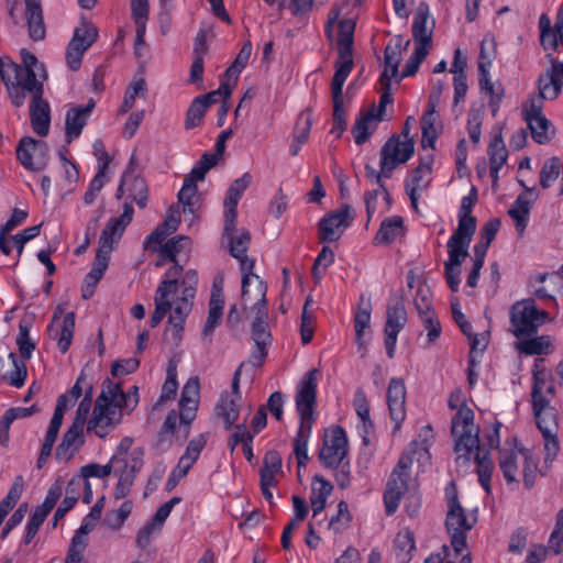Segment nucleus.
I'll list each match as a JSON object with an SVG mask.
<instances>
[{"mask_svg": "<svg viewBox=\"0 0 563 563\" xmlns=\"http://www.w3.org/2000/svg\"><path fill=\"white\" fill-rule=\"evenodd\" d=\"M394 549L399 563H409L416 550L413 532L409 529L400 530L395 537Z\"/></svg>", "mask_w": 563, "mask_h": 563, "instance_id": "obj_45", "label": "nucleus"}, {"mask_svg": "<svg viewBox=\"0 0 563 563\" xmlns=\"http://www.w3.org/2000/svg\"><path fill=\"white\" fill-rule=\"evenodd\" d=\"M428 14L423 12H419L412 22V35L416 41V47H423L429 51L431 40H432V30L427 25Z\"/></svg>", "mask_w": 563, "mask_h": 563, "instance_id": "obj_51", "label": "nucleus"}, {"mask_svg": "<svg viewBox=\"0 0 563 563\" xmlns=\"http://www.w3.org/2000/svg\"><path fill=\"white\" fill-rule=\"evenodd\" d=\"M200 384L197 377H191L185 384L179 399V421L184 429V438L189 433V426L195 418L198 407Z\"/></svg>", "mask_w": 563, "mask_h": 563, "instance_id": "obj_25", "label": "nucleus"}, {"mask_svg": "<svg viewBox=\"0 0 563 563\" xmlns=\"http://www.w3.org/2000/svg\"><path fill=\"white\" fill-rule=\"evenodd\" d=\"M548 321V312L540 310L533 299L517 301L510 309L511 332L516 338L533 334Z\"/></svg>", "mask_w": 563, "mask_h": 563, "instance_id": "obj_12", "label": "nucleus"}, {"mask_svg": "<svg viewBox=\"0 0 563 563\" xmlns=\"http://www.w3.org/2000/svg\"><path fill=\"white\" fill-rule=\"evenodd\" d=\"M407 322L405 305L401 300H396L388 306L387 320L385 324V347L389 358L395 356L396 343L399 332Z\"/></svg>", "mask_w": 563, "mask_h": 563, "instance_id": "obj_22", "label": "nucleus"}, {"mask_svg": "<svg viewBox=\"0 0 563 563\" xmlns=\"http://www.w3.org/2000/svg\"><path fill=\"white\" fill-rule=\"evenodd\" d=\"M96 521L92 518L86 516L80 527L76 530L67 554H74L75 558L84 560V551L87 547V536L95 528Z\"/></svg>", "mask_w": 563, "mask_h": 563, "instance_id": "obj_46", "label": "nucleus"}, {"mask_svg": "<svg viewBox=\"0 0 563 563\" xmlns=\"http://www.w3.org/2000/svg\"><path fill=\"white\" fill-rule=\"evenodd\" d=\"M371 312H372L371 301L368 299L365 300L364 296H361L360 302H358V309L354 317L356 342L360 345L364 344L363 335H364L365 329H367L369 327Z\"/></svg>", "mask_w": 563, "mask_h": 563, "instance_id": "obj_50", "label": "nucleus"}, {"mask_svg": "<svg viewBox=\"0 0 563 563\" xmlns=\"http://www.w3.org/2000/svg\"><path fill=\"white\" fill-rule=\"evenodd\" d=\"M476 520L474 515H466L456 495L449 496L445 526L451 537V548L449 550L454 552L456 558L462 552H467L465 549L466 532L474 527Z\"/></svg>", "mask_w": 563, "mask_h": 563, "instance_id": "obj_10", "label": "nucleus"}, {"mask_svg": "<svg viewBox=\"0 0 563 563\" xmlns=\"http://www.w3.org/2000/svg\"><path fill=\"white\" fill-rule=\"evenodd\" d=\"M383 119L379 114L374 113L368 109H363L357 114L355 122L352 126V134L357 145H362L368 141L371 135L376 131L377 125Z\"/></svg>", "mask_w": 563, "mask_h": 563, "instance_id": "obj_36", "label": "nucleus"}, {"mask_svg": "<svg viewBox=\"0 0 563 563\" xmlns=\"http://www.w3.org/2000/svg\"><path fill=\"white\" fill-rule=\"evenodd\" d=\"M235 225L227 231L223 228V238L229 242L230 254L240 262L241 272L254 268V261L246 256V251L251 241L250 233L246 230H240L234 233Z\"/></svg>", "mask_w": 563, "mask_h": 563, "instance_id": "obj_27", "label": "nucleus"}, {"mask_svg": "<svg viewBox=\"0 0 563 563\" xmlns=\"http://www.w3.org/2000/svg\"><path fill=\"white\" fill-rule=\"evenodd\" d=\"M223 305L224 299L221 289L214 290L210 298L208 317L201 333L203 341H211L210 338L214 329L222 320Z\"/></svg>", "mask_w": 563, "mask_h": 563, "instance_id": "obj_37", "label": "nucleus"}, {"mask_svg": "<svg viewBox=\"0 0 563 563\" xmlns=\"http://www.w3.org/2000/svg\"><path fill=\"white\" fill-rule=\"evenodd\" d=\"M74 330L75 313L64 312V310L58 307L53 314V319L47 328V331L48 335L53 340H57L58 349L63 354L69 350L73 341Z\"/></svg>", "mask_w": 563, "mask_h": 563, "instance_id": "obj_20", "label": "nucleus"}, {"mask_svg": "<svg viewBox=\"0 0 563 563\" xmlns=\"http://www.w3.org/2000/svg\"><path fill=\"white\" fill-rule=\"evenodd\" d=\"M95 107V100L89 99L85 106L71 107L67 111L65 119V134L67 143L73 142L81 134V131L87 124L88 118Z\"/></svg>", "mask_w": 563, "mask_h": 563, "instance_id": "obj_30", "label": "nucleus"}, {"mask_svg": "<svg viewBox=\"0 0 563 563\" xmlns=\"http://www.w3.org/2000/svg\"><path fill=\"white\" fill-rule=\"evenodd\" d=\"M474 411L467 406H461L451 421V431L454 439V453L456 463L466 466L474 450L481 448L479 428L474 422Z\"/></svg>", "mask_w": 563, "mask_h": 563, "instance_id": "obj_5", "label": "nucleus"}, {"mask_svg": "<svg viewBox=\"0 0 563 563\" xmlns=\"http://www.w3.org/2000/svg\"><path fill=\"white\" fill-rule=\"evenodd\" d=\"M336 70L332 78L331 90L333 100H342L343 85L350 75L353 67V59L351 55H339L336 64Z\"/></svg>", "mask_w": 563, "mask_h": 563, "instance_id": "obj_44", "label": "nucleus"}, {"mask_svg": "<svg viewBox=\"0 0 563 563\" xmlns=\"http://www.w3.org/2000/svg\"><path fill=\"white\" fill-rule=\"evenodd\" d=\"M0 77L15 107H21L24 103L26 91L33 97L36 95L37 88H43L35 75L27 69H20L19 65L8 57H0Z\"/></svg>", "mask_w": 563, "mask_h": 563, "instance_id": "obj_8", "label": "nucleus"}, {"mask_svg": "<svg viewBox=\"0 0 563 563\" xmlns=\"http://www.w3.org/2000/svg\"><path fill=\"white\" fill-rule=\"evenodd\" d=\"M279 473H282V457L277 451H268L261 468V479L266 484H276V476Z\"/></svg>", "mask_w": 563, "mask_h": 563, "instance_id": "obj_52", "label": "nucleus"}, {"mask_svg": "<svg viewBox=\"0 0 563 563\" xmlns=\"http://www.w3.org/2000/svg\"><path fill=\"white\" fill-rule=\"evenodd\" d=\"M333 486L323 477L316 476L311 487L310 504L313 517L324 509L327 499L331 495Z\"/></svg>", "mask_w": 563, "mask_h": 563, "instance_id": "obj_42", "label": "nucleus"}, {"mask_svg": "<svg viewBox=\"0 0 563 563\" xmlns=\"http://www.w3.org/2000/svg\"><path fill=\"white\" fill-rule=\"evenodd\" d=\"M412 464L410 452H406L393 470L384 493L385 511L388 516L396 512L400 499L408 490L409 470Z\"/></svg>", "mask_w": 563, "mask_h": 563, "instance_id": "obj_13", "label": "nucleus"}, {"mask_svg": "<svg viewBox=\"0 0 563 563\" xmlns=\"http://www.w3.org/2000/svg\"><path fill=\"white\" fill-rule=\"evenodd\" d=\"M347 454L346 433L340 426H333L325 430L323 446L319 459L325 467H336Z\"/></svg>", "mask_w": 563, "mask_h": 563, "instance_id": "obj_17", "label": "nucleus"}, {"mask_svg": "<svg viewBox=\"0 0 563 563\" xmlns=\"http://www.w3.org/2000/svg\"><path fill=\"white\" fill-rule=\"evenodd\" d=\"M252 339L255 350L251 354L250 362L254 366H261L267 356V345L271 343V333L266 329V323L252 322Z\"/></svg>", "mask_w": 563, "mask_h": 563, "instance_id": "obj_38", "label": "nucleus"}, {"mask_svg": "<svg viewBox=\"0 0 563 563\" xmlns=\"http://www.w3.org/2000/svg\"><path fill=\"white\" fill-rule=\"evenodd\" d=\"M449 260L445 262V276L449 284V287L452 291H456L459 289L460 284V265L462 260L466 256L460 254L448 253Z\"/></svg>", "mask_w": 563, "mask_h": 563, "instance_id": "obj_63", "label": "nucleus"}, {"mask_svg": "<svg viewBox=\"0 0 563 563\" xmlns=\"http://www.w3.org/2000/svg\"><path fill=\"white\" fill-rule=\"evenodd\" d=\"M252 54V44L246 42L243 44L233 64L227 69L225 77L234 86L236 85L239 75L247 65Z\"/></svg>", "mask_w": 563, "mask_h": 563, "instance_id": "obj_56", "label": "nucleus"}, {"mask_svg": "<svg viewBox=\"0 0 563 563\" xmlns=\"http://www.w3.org/2000/svg\"><path fill=\"white\" fill-rule=\"evenodd\" d=\"M111 473H113V471L110 461L104 465L97 463L87 464L80 468V476L70 479L68 490L71 489V492H75L76 488L80 486L81 479L89 481L90 477L106 478Z\"/></svg>", "mask_w": 563, "mask_h": 563, "instance_id": "obj_47", "label": "nucleus"}, {"mask_svg": "<svg viewBox=\"0 0 563 563\" xmlns=\"http://www.w3.org/2000/svg\"><path fill=\"white\" fill-rule=\"evenodd\" d=\"M242 273V303L243 309L253 317V322L266 323L267 310V285L253 273V269Z\"/></svg>", "mask_w": 563, "mask_h": 563, "instance_id": "obj_11", "label": "nucleus"}, {"mask_svg": "<svg viewBox=\"0 0 563 563\" xmlns=\"http://www.w3.org/2000/svg\"><path fill=\"white\" fill-rule=\"evenodd\" d=\"M207 439V434H199L188 443L185 453L180 456L177 465L167 479V487L169 489L174 488L178 482L187 475L191 466L198 460L201 451L206 446Z\"/></svg>", "mask_w": 563, "mask_h": 563, "instance_id": "obj_23", "label": "nucleus"}, {"mask_svg": "<svg viewBox=\"0 0 563 563\" xmlns=\"http://www.w3.org/2000/svg\"><path fill=\"white\" fill-rule=\"evenodd\" d=\"M85 382V375L80 374L71 389L57 398L55 410L65 415L70 408H73L82 395V384Z\"/></svg>", "mask_w": 563, "mask_h": 563, "instance_id": "obj_55", "label": "nucleus"}, {"mask_svg": "<svg viewBox=\"0 0 563 563\" xmlns=\"http://www.w3.org/2000/svg\"><path fill=\"white\" fill-rule=\"evenodd\" d=\"M136 408V400L123 395L120 383L106 378L101 384V391L95 400L87 431L100 439H104L119 424L123 417Z\"/></svg>", "mask_w": 563, "mask_h": 563, "instance_id": "obj_1", "label": "nucleus"}, {"mask_svg": "<svg viewBox=\"0 0 563 563\" xmlns=\"http://www.w3.org/2000/svg\"><path fill=\"white\" fill-rule=\"evenodd\" d=\"M317 369L307 372L300 379L296 391V408L300 417L299 428L294 440V453L298 467L308 461V442L314 422L313 410L317 401Z\"/></svg>", "mask_w": 563, "mask_h": 563, "instance_id": "obj_3", "label": "nucleus"}, {"mask_svg": "<svg viewBox=\"0 0 563 563\" xmlns=\"http://www.w3.org/2000/svg\"><path fill=\"white\" fill-rule=\"evenodd\" d=\"M181 271L183 267L175 264L167 271L166 278L158 285L154 297L155 310L150 320L152 328L157 327L165 316L172 310L174 298L178 294L177 277Z\"/></svg>", "mask_w": 563, "mask_h": 563, "instance_id": "obj_14", "label": "nucleus"}, {"mask_svg": "<svg viewBox=\"0 0 563 563\" xmlns=\"http://www.w3.org/2000/svg\"><path fill=\"white\" fill-rule=\"evenodd\" d=\"M25 18L30 37L34 41L43 40L45 25L40 0H25Z\"/></svg>", "mask_w": 563, "mask_h": 563, "instance_id": "obj_39", "label": "nucleus"}, {"mask_svg": "<svg viewBox=\"0 0 563 563\" xmlns=\"http://www.w3.org/2000/svg\"><path fill=\"white\" fill-rule=\"evenodd\" d=\"M207 51L205 36L199 34L195 43V59L190 67V81L196 84L202 80L203 75V54Z\"/></svg>", "mask_w": 563, "mask_h": 563, "instance_id": "obj_60", "label": "nucleus"}, {"mask_svg": "<svg viewBox=\"0 0 563 563\" xmlns=\"http://www.w3.org/2000/svg\"><path fill=\"white\" fill-rule=\"evenodd\" d=\"M240 400L234 399L229 394H223L217 406V413L223 420L225 428H231L240 415Z\"/></svg>", "mask_w": 563, "mask_h": 563, "instance_id": "obj_49", "label": "nucleus"}, {"mask_svg": "<svg viewBox=\"0 0 563 563\" xmlns=\"http://www.w3.org/2000/svg\"><path fill=\"white\" fill-rule=\"evenodd\" d=\"M499 468L507 484L519 483L522 476L527 488H531L538 477V462L528 451L504 449L499 452Z\"/></svg>", "mask_w": 563, "mask_h": 563, "instance_id": "obj_7", "label": "nucleus"}, {"mask_svg": "<svg viewBox=\"0 0 563 563\" xmlns=\"http://www.w3.org/2000/svg\"><path fill=\"white\" fill-rule=\"evenodd\" d=\"M413 154V141L407 139L401 141L400 137H390L380 151L379 165L383 169L385 178H389L394 169L406 163Z\"/></svg>", "mask_w": 563, "mask_h": 563, "instance_id": "obj_18", "label": "nucleus"}, {"mask_svg": "<svg viewBox=\"0 0 563 563\" xmlns=\"http://www.w3.org/2000/svg\"><path fill=\"white\" fill-rule=\"evenodd\" d=\"M435 109L437 108H428V110L421 118V143L423 147H433L434 142L438 137V129L435 126Z\"/></svg>", "mask_w": 563, "mask_h": 563, "instance_id": "obj_58", "label": "nucleus"}, {"mask_svg": "<svg viewBox=\"0 0 563 563\" xmlns=\"http://www.w3.org/2000/svg\"><path fill=\"white\" fill-rule=\"evenodd\" d=\"M522 186L525 187V192L517 197L508 210V214L515 222L516 230L519 234L527 228L532 203L538 197L536 188H528L523 184Z\"/></svg>", "mask_w": 563, "mask_h": 563, "instance_id": "obj_31", "label": "nucleus"}, {"mask_svg": "<svg viewBox=\"0 0 563 563\" xmlns=\"http://www.w3.org/2000/svg\"><path fill=\"white\" fill-rule=\"evenodd\" d=\"M16 156L25 168L38 172L47 165V146L42 141L25 137L16 148Z\"/></svg>", "mask_w": 563, "mask_h": 563, "instance_id": "obj_21", "label": "nucleus"}, {"mask_svg": "<svg viewBox=\"0 0 563 563\" xmlns=\"http://www.w3.org/2000/svg\"><path fill=\"white\" fill-rule=\"evenodd\" d=\"M252 183V176L250 173L243 174L242 177L235 179L230 186L227 197L224 199V219L227 231L231 230L236 220V206L243 195Z\"/></svg>", "mask_w": 563, "mask_h": 563, "instance_id": "obj_32", "label": "nucleus"}, {"mask_svg": "<svg viewBox=\"0 0 563 563\" xmlns=\"http://www.w3.org/2000/svg\"><path fill=\"white\" fill-rule=\"evenodd\" d=\"M336 70L332 78L331 90L333 100H342L343 85L350 75L353 67V59L351 55H339L336 64Z\"/></svg>", "mask_w": 563, "mask_h": 563, "instance_id": "obj_43", "label": "nucleus"}, {"mask_svg": "<svg viewBox=\"0 0 563 563\" xmlns=\"http://www.w3.org/2000/svg\"><path fill=\"white\" fill-rule=\"evenodd\" d=\"M353 216L347 205L327 213L319 222V240L322 243L338 241L351 225Z\"/></svg>", "mask_w": 563, "mask_h": 563, "instance_id": "obj_19", "label": "nucleus"}, {"mask_svg": "<svg viewBox=\"0 0 563 563\" xmlns=\"http://www.w3.org/2000/svg\"><path fill=\"white\" fill-rule=\"evenodd\" d=\"M402 38L395 37L385 48V69L380 76L382 87H388L393 78H398V66L401 60Z\"/></svg>", "mask_w": 563, "mask_h": 563, "instance_id": "obj_35", "label": "nucleus"}, {"mask_svg": "<svg viewBox=\"0 0 563 563\" xmlns=\"http://www.w3.org/2000/svg\"><path fill=\"white\" fill-rule=\"evenodd\" d=\"M424 563H471L470 552H462L457 558L451 552L446 545H443L442 553H433L429 555Z\"/></svg>", "mask_w": 563, "mask_h": 563, "instance_id": "obj_64", "label": "nucleus"}, {"mask_svg": "<svg viewBox=\"0 0 563 563\" xmlns=\"http://www.w3.org/2000/svg\"><path fill=\"white\" fill-rule=\"evenodd\" d=\"M431 173V159H422L419 166L411 173V175L406 180V191L411 200V203L415 207L420 197V192L423 189H426L429 185Z\"/></svg>", "mask_w": 563, "mask_h": 563, "instance_id": "obj_34", "label": "nucleus"}, {"mask_svg": "<svg viewBox=\"0 0 563 563\" xmlns=\"http://www.w3.org/2000/svg\"><path fill=\"white\" fill-rule=\"evenodd\" d=\"M404 219L399 216H393L385 219L380 223L379 230L376 233L374 241L379 245H388L396 241L398 238L404 236Z\"/></svg>", "mask_w": 563, "mask_h": 563, "instance_id": "obj_40", "label": "nucleus"}, {"mask_svg": "<svg viewBox=\"0 0 563 563\" xmlns=\"http://www.w3.org/2000/svg\"><path fill=\"white\" fill-rule=\"evenodd\" d=\"M134 210L130 205H125L124 211L119 218L108 221L99 238V247L91 271L85 277L84 294L85 298L93 294L95 286L102 278L109 265L110 254L114 245L120 241L125 228L133 219Z\"/></svg>", "mask_w": 563, "mask_h": 563, "instance_id": "obj_4", "label": "nucleus"}, {"mask_svg": "<svg viewBox=\"0 0 563 563\" xmlns=\"http://www.w3.org/2000/svg\"><path fill=\"white\" fill-rule=\"evenodd\" d=\"M354 30L355 22L352 19H344L339 22V33L336 38L339 55L352 56Z\"/></svg>", "mask_w": 563, "mask_h": 563, "instance_id": "obj_53", "label": "nucleus"}, {"mask_svg": "<svg viewBox=\"0 0 563 563\" xmlns=\"http://www.w3.org/2000/svg\"><path fill=\"white\" fill-rule=\"evenodd\" d=\"M476 229L474 217H459V224L448 242V253L468 255V246Z\"/></svg>", "mask_w": 563, "mask_h": 563, "instance_id": "obj_29", "label": "nucleus"}, {"mask_svg": "<svg viewBox=\"0 0 563 563\" xmlns=\"http://www.w3.org/2000/svg\"><path fill=\"white\" fill-rule=\"evenodd\" d=\"M386 399L390 418L395 423V429L398 430L406 417V386L404 379L398 377L390 379Z\"/></svg>", "mask_w": 563, "mask_h": 563, "instance_id": "obj_26", "label": "nucleus"}, {"mask_svg": "<svg viewBox=\"0 0 563 563\" xmlns=\"http://www.w3.org/2000/svg\"><path fill=\"white\" fill-rule=\"evenodd\" d=\"M147 185L143 178L135 174L133 168H128L121 178L120 186L117 191V198H121L124 194L128 195V198L131 200L130 202H125V205L132 206L134 201L140 208H145L147 203ZM133 209V207H131Z\"/></svg>", "mask_w": 563, "mask_h": 563, "instance_id": "obj_24", "label": "nucleus"}, {"mask_svg": "<svg viewBox=\"0 0 563 563\" xmlns=\"http://www.w3.org/2000/svg\"><path fill=\"white\" fill-rule=\"evenodd\" d=\"M196 180L187 176L184 180L183 187L178 192V202L183 206V212H195L198 201Z\"/></svg>", "mask_w": 563, "mask_h": 563, "instance_id": "obj_54", "label": "nucleus"}, {"mask_svg": "<svg viewBox=\"0 0 563 563\" xmlns=\"http://www.w3.org/2000/svg\"><path fill=\"white\" fill-rule=\"evenodd\" d=\"M487 153L489 156L490 176L493 183L496 184L498 180V172L506 164L508 158V151L501 136L497 135L490 141Z\"/></svg>", "mask_w": 563, "mask_h": 563, "instance_id": "obj_41", "label": "nucleus"}, {"mask_svg": "<svg viewBox=\"0 0 563 563\" xmlns=\"http://www.w3.org/2000/svg\"><path fill=\"white\" fill-rule=\"evenodd\" d=\"M198 275L195 271L186 272L181 286V296L176 295L169 311L167 332H170L174 341L178 342L181 338L186 318L192 308V300L196 295Z\"/></svg>", "mask_w": 563, "mask_h": 563, "instance_id": "obj_9", "label": "nucleus"}, {"mask_svg": "<svg viewBox=\"0 0 563 563\" xmlns=\"http://www.w3.org/2000/svg\"><path fill=\"white\" fill-rule=\"evenodd\" d=\"M532 416L544 440L545 459L553 460L560 450L559 445V410L555 401V387L544 374L533 375L531 387Z\"/></svg>", "mask_w": 563, "mask_h": 563, "instance_id": "obj_2", "label": "nucleus"}, {"mask_svg": "<svg viewBox=\"0 0 563 563\" xmlns=\"http://www.w3.org/2000/svg\"><path fill=\"white\" fill-rule=\"evenodd\" d=\"M133 439L124 437L118 444L114 454L110 459L113 474H130L135 476L143 466L144 451L141 448L132 449Z\"/></svg>", "mask_w": 563, "mask_h": 563, "instance_id": "obj_16", "label": "nucleus"}, {"mask_svg": "<svg viewBox=\"0 0 563 563\" xmlns=\"http://www.w3.org/2000/svg\"><path fill=\"white\" fill-rule=\"evenodd\" d=\"M36 95L32 97L30 104V119L35 133L41 136L47 135L51 124V108L42 98L43 88H37Z\"/></svg>", "mask_w": 563, "mask_h": 563, "instance_id": "obj_33", "label": "nucleus"}, {"mask_svg": "<svg viewBox=\"0 0 563 563\" xmlns=\"http://www.w3.org/2000/svg\"><path fill=\"white\" fill-rule=\"evenodd\" d=\"M551 338L549 335H541L518 343V350L527 355H541L550 351Z\"/></svg>", "mask_w": 563, "mask_h": 563, "instance_id": "obj_61", "label": "nucleus"}, {"mask_svg": "<svg viewBox=\"0 0 563 563\" xmlns=\"http://www.w3.org/2000/svg\"><path fill=\"white\" fill-rule=\"evenodd\" d=\"M190 244L191 242L188 236L177 235L168 240L164 245H161L159 253L167 258L168 262H176L177 254L188 251Z\"/></svg>", "mask_w": 563, "mask_h": 563, "instance_id": "obj_57", "label": "nucleus"}, {"mask_svg": "<svg viewBox=\"0 0 563 563\" xmlns=\"http://www.w3.org/2000/svg\"><path fill=\"white\" fill-rule=\"evenodd\" d=\"M8 365L13 367L12 371L5 372L2 377L7 378L14 387L23 386L26 378V368L23 362L19 361L15 353L10 352L7 354Z\"/></svg>", "mask_w": 563, "mask_h": 563, "instance_id": "obj_59", "label": "nucleus"}, {"mask_svg": "<svg viewBox=\"0 0 563 563\" xmlns=\"http://www.w3.org/2000/svg\"><path fill=\"white\" fill-rule=\"evenodd\" d=\"M473 454L477 465L476 472L478 475V482L486 493H490V478L494 472V462L488 456V453L484 452L482 448L474 450Z\"/></svg>", "mask_w": 563, "mask_h": 563, "instance_id": "obj_48", "label": "nucleus"}, {"mask_svg": "<svg viewBox=\"0 0 563 563\" xmlns=\"http://www.w3.org/2000/svg\"><path fill=\"white\" fill-rule=\"evenodd\" d=\"M92 386L88 385L80 400L71 426L63 434L60 443L56 448V459L69 462L85 444V424L91 410Z\"/></svg>", "mask_w": 563, "mask_h": 563, "instance_id": "obj_6", "label": "nucleus"}, {"mask_svg": "<svg viewBox=\"0 0 563 563\" xmlns=\"http://www.w3.org/2000/svg\"><path fill=\"white\" fill-rule=\"evenodd\" d=\"M146 93V82L144 79L134 80L126 89L124 99L119 108V114L126 113L135 103L136 97H144Z\"/></svg>", "mask_w": 563, "mask_h": 563, "instance_id": "obj_62", "label": "nucleus"}, {"mask_svg": "<svg viewBox=\"0 0 563 563\" xmlns=\"http://www.w3.org/2000/svg\"><path fill=\"white\" fill-rule=\"evenodd\" d=\"M552 66L545 69L544 73L540 74L537 80L538 95H530L527 101L539 99L540 106H544L545 100H554L558 98L561 91V79L555 66L554 58H550Z\"/></svg>", "mask_w": 563, "mask_h": 563, "instance_id": "obj_28", "label": "nucleus"}, {"mask_svg": "<svg viewBox=\"0 0 563 563\" xmlns=\"http://www.w3.org/2000/svg\"><path fill=\"white\" fill-rule=\"evenodd\" d=\"M522 117L531 132L532 139L539 144L549 143L555 135V128L543 113L539 99L522 104Z\"/></svg>", "mask_w": 563, "mask_h": 563, "instance_id": "obj_15", "label": "nucleus"}]
</instances>
